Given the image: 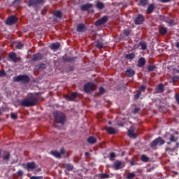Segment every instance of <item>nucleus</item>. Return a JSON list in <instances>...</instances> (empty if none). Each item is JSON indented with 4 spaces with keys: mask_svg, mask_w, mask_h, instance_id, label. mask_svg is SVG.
<instances>
[{
    "mask_svg": "<svg viewBox=\"0 0 179 179\" xmlns=\"http://www.w3.org/2000/svg\"><path fill=\"white\" fill-rule=\"evenodd\" d=\"M37 104V98L30 94L29 97L21 101V106L23 107H33Z\"/></svg>",
    "mask_w": 179,
    "mask_h": 179,
    "instance_id": "nucleus-1",
    "label": "nucleus"
},
{
    "mask_svg": "<svg viewBox=\"0 0 179 179\" xmlns=\"http://www.w3.org/2000/svg\"><path fill=\"white\" fill-rule=\"evenodd\" d=\"M51 155L52 156H55V157H57V159H61V157H68L69 155L68 154V152L65 150V149L62 148L60 150V152L57 150L51 151Z\"/></svg>",
    "mask_w": 179,
    "mask_h": 179,
    "instance_id": "nucleus-2",
    "label": "nucleus"
},
{
    "mask_svg": "<svg viewBox=\"0 0 179 179\" xmlns=\"http://www.w3.org/2000/svg\"><path fill=\"white\" fill-rule=\"evenodd\" d=\"M55 117V120L56 122H59V124H62L64 121H65V115L59 111H55L53 113Z\"/></svg>",
    "mask_w": 179,
    "mask_h": 179,
    "instance_id": "nucleus-3",
    "label": "nucleus"
},
{
    "mask_svg": "<svg viewBox=\"0 0 179 179\" xmlns=\"http://www.w3.org/2000/svg\"><path fill=\"white\" fill-rule=\"evenodd\" d=\"M93 90H96L95 83H88L84 86V92H85V93H90V92H93Z\"/></svg>",
    "mask_w": 179,
    "mask_h": 179,
    "instance_id": "nucleus-4",
    "label": "nucleus"
},
{
    "mask_svg": "<svg viewBox=\"0 0 179 179\" xmlns=\"http://www.w3.org/2000/svg\"><path fill=\"white\" fill-rule=\"evenodd\" d=\"M29 80L27 76H18L14 78V82H21L22 83H28Z\"/></svg>",
    "mask_w": 179,
    "mask_h": 179,
    "instance_id": "nucleus-5",
    "label": "nucleus"
},
{
    "mask_svg": "<svg viewBox=\"0 0 179 179\" xmlns=\"http://www.w3.org/2000/svg\"><path fill=\"white\" fill-rule=\"evenodd\" d=\"M157 145H164V140H163L162 137L157 138L150 143L151 148H155V146H157Z\"/></svg>",
    "mask_w": 179,
    "mask_h": 179,
    "instance_id": "nucleus-6",
    "label": "nucleus"
},
{
    "mask_svg": "<svg viewBox=\"0 0 179 179\" xmlns=\"http://www.w3.org/2000/svg\"><path fill=\"white\" fill-rule=\"evenodd\" d=\"M113 167L115 170H120V169L125 167V163L121 161H116L114 162Z\"/></svg>",
    "mask_w": 179,
    "mask_h": 179,
    "instance_id": "nucleus-7",
    "label": "nucleus"
},
{
    "mask_svg": "<svg viewBox=\"0 0 179 179\" xmlns=\"http://www.w3.org/2000/svg\"><path fill=\"white\" fill-rule=\"evenodd\" d=\"M44 3V0H29L28 2V6H34L36 5H41Z\"/></svg>",
    "mask_w": 179,
    "mask_h": 179,
    "instance_id": "nucleus-8",
    "label": "nucleus"
},
{
    "mask_svg": "<svg viewBox=\"0 0 179 179\" xmlns=\"http://www.w3.org/2000/svg\"><path fill=\"white\" fill-rule=\"evenodd\" d=\"M107 20H108L107 16H103L95 22V26H101V24L107 23Z\"/></svg>",
    "mask_w": 179,
    "mask_h": 179,
    "instance_id": "nucleus-9",
    "label": "nucleus"
},
{
    "mask_svg": "<svg viewBox=\"0 0 179 179\" xmlns=\"http://www.w3.org/2000/svg\"><path fill=\"white\" fill-rule=\"evenodd\" d=\"M16 22H17V17L15 16H11L7 19L6 24H9V25L15 24Z\"/></svg>",
    "mask_w": 179,
    "mask_h": 179,
    "instance_id": "nucleus-10",
    "label": "nucleus"
},
{
    "mask_svg": "<svg viewBox=\"0 0 179 179\" xmlns=\"http://www.w3.org/2000/svg\"><path fill=\"white\" fill-rule=\"evenodd\" d=\"M9 58H10V59H12L13 62H20V57H17V55H16V53H13V52L10 53Z\"/></svg>",
    "mask_w": 179,
    "mask_h": 179,
    "instance_id": "nucleus-11",
    "label": "nucleus"
},
{
    "mask_svg": "<svg viewBox=\"0 0 179 179\" xmlns=\"http://www.w3.org/2000/svg\"><path fill=\"white\" fill-rule=\"evenodd\" d=\"M78 96V94L76 92H73L71 94V96L66 95L65 96L66 100H69L70 101H72L76 99V96Z\"/></svg>",
    "mask_w": 179,
    "mask_h": 179,
    "instance_id": "nucleus-12",
    "label": "nucleus"
},
{
    "mask_svg": "<svg viewBox=\"0 0 179 179\" xmlns=\"http://www.w3.org/2000/svg\"><path fill=\"white\" fill-rule=\"evenodd\" d=\"M144 20H145V18L143 17V16L139 15L136 18L135 23L136 24H141V23H143Z\"/></svg>",
    "mask_w": 179,
    "mask_h": 179,
    "instance_id": "nucleus-13",
    "label": "nucleus"
},
{
    "mask_svg": "<svg viewBox=\"0 0 179 179\" xmlns=\"http://www.w3.org/2000/svg\"><path fill=\"white\" fill-rule=\"evenodd\" d=\"M145 89H146V87L143 85L140 87L139 90L138 91L137 94L135 96L136 99H139V96H141L142 92H145Z\"/></svg>",
    "mask_w": 179,
    "mask_h": 179,
    "instance_id": "nucleus-14",
    "label": "nucleus"
},
{
    "mask_svg": "<svg viewBox=\"0 0 179 179\" xmlns=\"http://www.w3.org/2000/svg\"><path fill=\"white\" fill-rule=\"evenodd\" d=\"M91 8H93V4L92 3H87L85 5H83L81 8L82 10H89V9H91Z\"/></svg>",
    "mask_w": 179,
    "mask_h": 179,
    "instance_id": "nucleus-15",
    "label": "nucleus"
},
{
    "mask_svg": "<svg viewBox=\"0 0 179 179\" xmlns=\"http://www.w3.org/2000/svg\"><path fill=\"white\" fill-rule=\"evenodd\" d=\"M145 64H146V60L145 59V58L141 57V58L138 59V66H139L140 68H141V66H143V65H145Z\"/></svg>",
    "mask_w": 179,
    "mask_h": 179,
    "instance_id": "nucleus-16",
    "label": "nucleus"
},
{
    "mask_svg": "<svg viewBox=\"0 0 179 179\" xmlns=\"http://www.w3.org/2000/svg\"><path fill=\"white\" fill-rule=\"evenodd\" d=\"M27 168L28 170H33L36 169V164L34 162H28L27 164Z\"/></svg>",
    "mask_w": 179,
    "mask_h": 179,
    "instance_id": "nucleus-17",
    "label": "nucleus"
},
{
    "mask_svg": "<svg viewBox=\"0 0 179 179\" xmlns=\"http://www.w3.org/2000/svg\"><path fill=\"white\" fill-rule=\"evenodd\" d=\"M88 143H90V145H93L97 142V139L93 136H90L87 139Z\"/></svg>",
    "mask_w": 179,
    "mask_h": 179,
    "instance_id": "nucleus-18",
    "label": "nucleus"
},
{
    "mask_svg": "<svg viewBox=\"0 0 179 179\" xmlns=\"http://www.w3.org/2000/svg\"><path fill=\"white\" fill-rule=\"evenodd\" d=\"M125 58L129 61H132L135 58V53H129L125 55Z\"/></svg>",
    "mask_w": 179,
    "mask_h": 179,
    "instance_id": "nucleus-19",
    "label": "nucleus"
},
{
    "mask_svg": "<svg viewBox=\"0 0 179 179\" xmlns=\"http://www.w3.org/2000/svg\"><path fill=\"white\" fill-rule=\"evenodd\" d=\"M126 73L129 78H131L135 75V71L133 69H129L127 70Z\"/></svg>",
    "mask_w": 179,
    "mask_h": 179,
    "instance_id": "nucleus-20",
    "label": "nucleus"
},
{
    "mask_svg": "<svg viewBox=\"0 0 179 179\" xmlns=\"http://www.w3.org/2000/svg\"><path fill=\"white\" fill-rule=\"evenodd\" d=\"M10 157V155L9 154V152H5L3 155V160L4 162H8Z\"/></svg>",
    "mask_w": 179,
    "mask_h": 179,
    "instance_id": "nucleus-21",
    "label": "nucleus"
},
{
    "mask_svg": "<svg viewBox=\"0 0 179 179\" xmlns=\"http://www.w3.org/2000/svg\"><path fill=\"white\" fill-rule=\"evenodd\" d=\"M50 48L53 51H57V50L59 48V43H53L52 45H51Z\"/></svg>",
    "mask_w": 179,
    "mask_h": 179,
    "instance_id": "nucleus-22",
    "label": "nucleus"
},
{
    "mask_svg": "<svg viewBox=\"0 0 179 179\" xmlns=\"http://www.w3.org/2000/svg\"><path fill=\"white\" fill-rule=\"evenodd\" d=\"M43 55L38 53L33 56V60L34 61H39V59H42Z\"/></svg>",
    "mask_w": 179,
    "mask_h": 179,
    "instance_id": "nucleus-23",
    "label": "nucleus"
},
{
    "mask_svg": "<svg viewBox=\"0 0 179 179\" xmlns=\"http://www.w3.org/2000/svg\"><path fill=\"white\" fill-rule=\"evenodd\" d=\"M77 31L80 32L85 31V24H78L77 27Z\"/></svg>",
    "mask_w": 179,
    "mask_h": 179,
    "instance_id": "nucleus-24",
    "label": "nucleus"
},
{
    "mask_svg": "<svg viewBox=\"0 0 179 179\" xmlns=\"http://www.w3.org/2000/svg\"><path fill=\"white\" fill-rule=\"evenodd\" d=\"M153 10H155V6H153V4H150L147 9V13L150 14Z\"/></svg>",
    "mask_w": 179,
    "mask_h": 179,
    "instance_id": "nucleus-25",
    "label": "nucleus"
},
{
    "mask_svg": "<svg viewBox=\"0 0 179 179\" xmlns=\"http://www.w3.org/2000/svg\"><path fill=\"white\" fill-rule=\"evenodd\" d=\"M106 131L107 132H108V134H115L117 132V130H115V129L113 127H107Z\"/></svg>",
    "mask_w": 179,
    "mask_h": 179,
    "instance_id": "nucleus-26",
    "label": "nucleus"
},
{
    "mask_svg": "<svg viewBox=\"0 0 179 179\" xmlns=\"http://www.w3.org/2000/svg\"><path fill=\"white\" fill-rule=\"evenodd\" d=\"M159 33L160 34H162V36H164L165 34H167V28L166 27H162L160 29H159Z\"/></svg>",
    "mask_w": 179,
    "mask_h": 179,
    "instance_id": "nucleus-27",
    "label": "nucleus"
},
{
    "mask_svg": "<svg viewBox=\"0 0 179 179\" xmlns=\"http://www.w3.org/2000/svg\"><path fill=\"white\" fill-rule=\"evenodd\" d=\"M128 136H129V138H133L134 139H135V138L136 137L135 136V134L134 133V130L132 129H129L128 131Z\"/></svg>",
    "mask_w": 179,
    "mask_h": 179,
    "instance_id": "nucleus-28",
    "label": "nucleus"
},
{
    "mask_svg": "<svg viewBox=\"0 0 179 179\" xmlns=\"http://www.w3.org/2000/svg\"><path fill=\"white\" fill-rule=\"evenodd\" d=\"M95 45L96 48H103V42L97 41L95 42Z\"/></svg>",
    "mask_w": 179,
    "mask_h": 179,
    "instance_id": "nucleus-29",
    "label": "nucleus"
},
{
    "mask_svg": "<svg viewBox=\"0 0 179 179\" xmlns=\"http://www.w3.org/2000/svg\"><path fill=\"white\" fill-rule=\"evenodd\" d=\"M96 8H98V9H104V3L100 1L97 2Z\"/></svg>",
    "mask_w": 179,
    "mask_h": 179,
    "instance_id": "nucleus-30",
    "label": "nucleus"
},
{
    "mask_svg": "<svg viewBox=\"0 0 179 179\" xmlns=\"http://www.w3.org/2000/svg\"><path fill=\"white\" fill-rule=\"evenodd\" d=\"M163 89H164V86L162 84L159 85L157 89V92H158V93H162L163 92Z\"/></svg>",
    "mask_w": 179,
    "mask_h": 179,
    "instance_id": "nucleus-31",
    "label": "nucleus"
},
{
    "mask_svg": "<svg viewBox=\"0 0 179 179\" xmlns=\"http://www.w3.org/2000/svg\"><path fill=\"white\" fill-rule=\"evenodd\" d=\"M55 16H56L57 17H62V13L60 11H55L54 13Z\"/></svg>",
    "mask_w": 179,
    "mask_h": 179,
    "instance_id": "nucleus-32",
    "label": "nucleus"
},
{
    "mask_svg": "<svg viewBox=\"0 0 179 179\" xmlns=\"http://www.w3.org/2000/svg\"><path fill=\"white\" fill-rule=\"evenodd\" d=\"M141 160L142 162H149V157H148V156L146 155H142L141 156Z\"/></svg>",
    "mask_w": 179,
    "mask_h": 179,
    "instance_id": "nucleus-33",
    "label": "nucleus"
},
{
    "mask_svg": "<svg viewBox=\"0 0 179 179\" xmlns=\"http://www.w3.org/2000/svg\"><path fill=\"white\" fill-rule=\"evenodd\" d=\"M100 178L104 179V178H108L110 177V176H108V174L107 173H102L100 174Z\"/></svg>",
    "mask_w": 179,
    "mask_h": 179,
    "instance_id": "nucleus-34",
    "label": "nucleus"
},
{
    "mask_svg": "<svg viewBox=\"0 0 179 179\" xmlns=\"http://www.w3.org/2000/svg\"><path fill=\"white\" fill-rule=\"evenodd\" d=\"M140 5H141V6H145V5H148V0H140Z\"/></svg>",
    "mask_w": 179,
    "mask_h": 179,
    "instance_id": "nucleus-35",
    "label": "nucleus"
},
{
    "mask_svg": "<svg viewBox=\"0 0 179 179\" xmlns=\"http://www.w3.org/2000/svg\"><path fill=\"white\" fill-rule=\"evenodd\" d=\"M140 45H141L142 50H146V43L141 42Z\"/></svg>",
    "mask_w": 179,
    "mask_h": 179,
    "instance_id": "nucleus-36",
    "label": "nucleus"
},
{
    "mask_svg": "<svg viewBox=\"0 0 179 179\" xmlns=\"http://www.w3.org/2000/svg\"><path fill=\"white\" fill-rule=\"evenodd\" d=\"M66 170H68L69 171H71V170H73V166L71 164H67L66 166Z\"/></svg>",
    "mask_w": 179,
    "mask_h": 179,
    "instance_id": "nucleus-37",
    "label": "nucleus"
},
{
    "mask_svg": "<svg viewBox=\"0 0 179 179\" xmlns=\"http://www.w3.org/2000/svg\"><path fill=\"white\" fill-rule=\"evenodd\" d=\"M134 177H135V173H130L127 176L128 179H132V178H134Z\"/></svg>",
    "mask_w": 179,
    "mask_h": 179,
    "instance_id": "nucleus-38",
    "label": "nucleus"
},
{
    "mask_svg": "<svg viewBox=\"0 0 179 179\" xmlns=\"http://www.w3.org/2000/svg\"><path fill=\"white\" fill-rule=\"evenodd\" d=\"M124 36H129V34H131V31H129V29H124Z\"/></svg>",
    "mask_w": 179,
    "mask_h": 179,
    "instance_id": "nucleus-39",
    "label": "nucleus"
},
{
    "mask_svg": "<svg viewBox=\"0 0 179 179\" xmlns=\"http://www.w3.org/2000/svg\"><path fill=\"white\" fill-rule=\"evenodd\" d=\"M16 48H17L18 50H22V47H23V44L22 43H19L17 45H16Z\"/></svg>",
    "mask_w": 179,
    "mask_h": 179,
    "instance_id": "nucleus-40",
    "label": "nucleus"
},
{
    "mask_svg": "<svg viewBox=\"0 0 179 179\" xmlns=\"http://www.w3.org/2000/svg\"><path fill=\"white\" fill-rule=\"evenodd\" d=\"M106 93V90L103 87L99 88V94H104Z\"/></svg>",
    "mask_w": 179,
    "mask_h": 179,
    "instance_id": "nucleus-41",
    "label": "nucleus"
},
{
    "mask_svg": "<svg viewBox=\"0 0 179 179\" xmlns=\"http://www.w3.org/2000/svg\"><path fill=\"white\" fill-rule=\"evenodd\" d=\"M170 141L171 142H176L177 141V138H176V136H174V135H171Z\"/></svg>",
    "mask_w": 179,
    "mask_h": 179,
    "instance_id": "nucleus-42",
    "label": "nucleus"
},
{
    "mask_svg": "<svg viewBox=\"0 0 179 179\" xmlns=\"http://www.w3.org/2000/svg\"><path fill=\"white\" fill-rule=\"evenodd\" d=\"M115 157V153H114V152H111L110 154V160H114V158Z\"/></svg>",
    "mask_w": 179,
    "mask_h": 179,
    "instance_id": "nucleus-43",
    "label": "nucleus"
},
{
    "mask_svg": "<svg viewBox=\"0 0 179 179\" xmlns=\"http://www.w3.org/2000/svg\"><path fill=\"white\" fill-rule=\"evenodd\" d=\"M11 118L13 120H16V118H17V115H16V113H11Z\"/></svg>",
    "mask_w": 179,
    "mask_h": 179,
    "instance_id": "nucleus-44",
    "label": "nucleus"
},
{
    "mask_svg": "<svg viewBox=\"0 0 179 179\" xmlns=\"http://www.w3.org/2000/svg\"><path fill=\"white\" fill-rule=\"evenodd\" d=\"M148 71H155V66H149Z\"/></svg>",
    "mask_w": 179,
    "mask_h": 179,
    "instance_id": "nucleus-45",
    "label": "nucleus"
},
{
    "mask_svg": "<svg viewBox=\"0 0 179 179\" xmlns=\"http://www.w3.org/2000/svg\"><path fill=\"white\" fill-rule=\"evenodd\" d=\"M179 78L178 76H173L172 80H173V82H177V80H178Z\"/></svg>",
    "mask_w": 179,
    "mask_h": 179,
    "instance_id": "nucleus-46",
    "label": "nucleus"
},
{
    "mask_svg": "<svg viewBox=\"0 0 179 179\" xmlns=\"http://www.w3.org/2000/svg\"><path fill=\"white\" fill-rule=\"evenodd\" d=\"M5 75H6L5 71H0V76H1V77L5 76Z\"/></svg>",
    "mask_w": 179,
    "mask_h": 179,
    "instance_id": "nucleus-47",
    "label": "nucleus"
},
{
    "mask_svg": "<svg viewBox=\"0 0 179 179\" xmlns=\"http://www.w3.org/2000/svg\"><path fill=\"white\" fill-rule=\"evenodd\" d=\"M17 174H18V176H23V171H18Z\"/></svg>",
    "mask_w": 179,
    "mask_h": 179,
    "instance_id": "nucleus-48",
    "label": "nucleus"
},
{
    "mask_svg": "<svg viewBox=\"0 0 179 179\" xmlns=\"http://www.w3.org/2000/svg\"><path fill=\"white\" fill-rule=\"evenodd\" d=\"M30 179H40V177L38 176H31Z\"/></svg>",
    "mask_w": 179,
    "mask_h": 179,
    "instance_id": "nucleus-49",
    "label": "nucleus"
},
{
    "mask_svg": "<svg viewBox=\"0 0 179 179\" xmlns=\"http://www.w3.org/2000/svg\"><path fill=\"white\" fill-rule=\"evenodd\" d=\"M14 3H15V5H16V4H17V3H20V0H15V1H14Z\"/></svg>",
    "mask_w": 179,
    "mask_h": 179,
    "instance_id": "nucleus-50",
    "label": "nucleus"
},
{
    "mask_svg": "<svg viewBox=\"0 0 179 179\" xmlns=\"http://www.w3.org/2000/svg\"><path fill=\"white\" fill-rule=\"evenodd\" d=\"M160 2H169L170 0H159Z\"/></svg>",
    "mask_w": 179,
    "mask_h": 179,
    "instance_id": "nucleus-51",
    "label": "nucleus"
},
{
    "mask_svg": "<svg viewBox=\"0 0 179 179\" xmlns=\"http://www.w3.org/2000/svg\"><path fill=\"white\" fill-rule=\"evenodd\" d=\"M138 111H139V108H135L134 109V113H138Z\"/></svg>",
    "mask_w": 179,
    "mask_h": 179,
    "instance_id": "nucleus-52",
    "label": "nucleus"
},
{
    "mask_svg": "<svg viewBox=\"0 0 179 179\" xmlns=\"http://www.w3.org/2000/svg\"><path fill=\"white\" fill-rule=\"evenodd\" d=\"M42 15H45V10H42Z\"/></svg>",
    "mask_w": 179,
    "mask_h": 179,
    "instance_id": "nucleus-53",
    "label": "nucleus"
},
{
    "mask_svg": "<svg viewBox=\"0 0 179 179\" xmlns=\"http://www.w3.org/2000/svg\"><path fill=\"white\" fill-rule=\"evenodd\" d=\"M176 47H177V48L179 49V42H178V43H176Z\"/></svg>",
    "mask_w": 179,
    "mask_h": 179,
    "instance_id": "nucleus-54",
    "label": "nucleus"
},
{
    "mask_svg": "<svg viewBox=\"0 0 179 179\" xmlns=\"http://www.w3.org/2000/svg\"><path fill=\"white\" fill-rule=\"evenodd\" d=\"M131 166H134V164H135L134 163V162H131Z\"/></svg>",
    "mask_w": 179,
    "mask_h": 179,
    "instance_id": "nucleus-55",
    "label": "nucleus"
},
{
    "mask_svg": "<svg viewBox=\"0 0 179 179\" xmlns=\"http://www.w3.org/2000/svg\"><path fill=\"white\" fill-rule=\"evenodd\" d=\"M89 152H85V156H88Z\"/></svg>",
    "mask_w": 179,
    "mask_h": 179,
    "instance_id": "nucleus-56",
    "label": "nucleus"
},
{
    "mask_svg": "<svg viewBox=\"0 0 179 179\" xmlns=\"http://www.w3.org/2000/svg\"><path fill=\"white\" fill-rule=\"evenodd\" d=\"M109 124H111V122H109Z\"/></svg>",
    "mask_w": 179,
    "mask_h": 179,
    "instance_id": "nucleus-57",
    "label": "nucleus"
},
{
    "mask_svg": "<svg viewBox=\"0 0 179 179\" xmlns=\"http://www.w3.org/2000/svg\"><path fill=\"white\" fill-rule=\"evenodd\" d=\"M0 59H1V57H0Z\"/></svg>",
    "mask_w": 179,
    "mask_h": 179,
    "instance_id": "nucleus-58",
    "label": "nucleus"
}]
</instances>
